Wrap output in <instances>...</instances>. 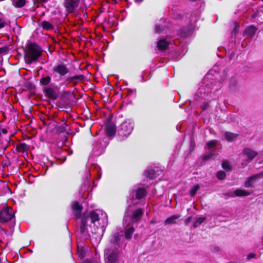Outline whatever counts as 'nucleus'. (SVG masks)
Masks as SVG:
<instances>
[{
    "mask_svg": "<svg viewBox=\"0 0 263 263\" xmlns=\"http://www.w3.org/2000/svg\"><path fill=\"white\" fill-rule=\"evenodd\" d=\"M42 54V49L35 43L28 45L25 53V60L27 64L36 61Z\"/></svg>",
    "mask_w": 263,
    "mask_h": 263,
    "instance_id": "obj_1",
    "label": "nucleus"
},
{
    "mask_svg": "<svg viewBox=\"0 0 263 263\" xmlns=\"http://www.w3.org/2000/svg\"><path fill=\"white\" fill-rule=\"evenodd\" d=\"M145 73H146L145 72H144L143 73L142 75V81H146V80H147L148 79H149V78H144V74Z\"/></svg>",
    "mask_w": 263,
    "mask_h": 263,
    "instance_id": "obj_35",
    "label": "nucleus"
},
{
    "mask_svg": "<svg viewBox=\"0 0 263 263\" xmlns=\"http://www.w3.org/2000/svg\"><path fill=\"white\" fill-rule=\"evenodd\" d=\"M208 103H205L204 104H203L202 106V109L204 110H205L207 107H208Z\"/></svg>",
    "mask_w": 263,
    "mask_h": 263,
    "instance_id": "obj_38",
    "label": "nucleus"
},
{
    "mask_svg": "<svg viewBox=\"0 0 263 263\" xmlns=\"http://www.w3.org/2000/svg\"><path fill=\"white\" fill-rule=\"evenodd\" d=\"M257 28L253 26H250L247 27L245 30L244 34L248 37H252L255 33Z\"/></svg>",
    "mask_w": 263,
    "mask_h": 263,
    "instance_id": "obj_14",
    "label": "nucleus"
},
{
    "mask_svg": "<svg viewBox=\"0 0 263 263\" xmlns=\"http://www.w3.org/2000/svg\"><path fill=\"white\" fill-rule=\"evenodd\" d=\"M80 0H65L64 6L69 13L72 12L79 3Z\"/></svg>",
    "mask_w": 263,
    "mask_h": 263,
    "instance_id": "obj_8",
    "label": "nucleus"
},
{
    "mask_svg": "<svg viewBox=\"0 0 263 263\" xmlns=\"http://www.w3.org/2000/svg\"><path fill=\"white\" fill-rule=\"evenodd\" d=\"M3 51V50L2 49H0V53H1Z\"/></svg>",
    "mask_w": 263,
    "mask_h": 263,
    "instance_id": "obj_43",
    "label": "nucleus"
},
{
    "mask_svg": "<svg viewBox=\"0 0 263 263\" xmlns=\"http://www.w3.org/2000/svg\"><path fill=\"white\" fill-rule=\"evenodd\" d=\"M26 145L25 144H22L20 145L18 147L20 150H25L26 149Z\"/></svg>",
    "mask_w": 263,
    "mask_h": 263,
    "instance_id": "obj_33",
    "label": "nucleus"
},
{
    "mask_svg": "<svg viewBox=\"0 0 263 263\" xmlns=\"http://www.w3.org/2000/svg\"><path fill=\"white\" fill-rule=\"evenodd\" d=\"M47 0H34V3H42L46 2Z\"/></svg>",
    "mask_w": 263,
    "mask_h": 263,
    "instance_id": "obj_36",
    "label": "nucleus"
},
{
    "mask_svg": "<svg viewBox=\"0 0 263 263\" xmlns=\"http://www.w3.org/2000/svg\"><path fill=\"white\" fill-rule=\"evenodd\" d=\"M146 195V191L143 188H139L136 192V198L138 199L143 198Z\"/></svg>",
    "mask_w": 263,
    "mask_h": 263,
    "instance_id": "obj_21",
    "label": "nucleus"
},
{
    "mask_svg": "<svg viewBox=\"0 0 263 263\" xmlns=\"http://www.w3.org/2000/svg\"><path fill=\"white\" fill-rule=\"evenodd\" d=\"M160 26H156V28H155L156 31L157 32H159L160 31Z\"/></svg>",
    "mask_w": 263,
    "mask_h": 263,
    "instance_id": "obj_39",
    "label": "nucleus"
},
{
    "mask_svg": "<svg viewBox=\"0 0 263 263\" xmlns=\"http://www.w3.org/2000/svg\"><path fill=\"white\" fill-rule=\"evenodd\" d=\"M205 219V217H202L197 218L193 224V227L194 228L197 227L204 221Z\"/></svg>",
    "mask_w": 263,
    "mask_h": 263,
    "instance_id": "obj_26",
    "label": "nucleus"
},
{
    "mask_svg": "<svg viewBox=\"0 0 263 263\" xmlns=\"http://www.w3.org/2000/svg\"><path fill=\"white\" fill-rule=\"evenodd\" d=\"M72 209L74 212L76 218H78L81 216L82 207L79 205L78 202H74L72 204Z\"/></svg>",
    "mask_w": 263,
    "mask_h": 263,
    "instance_id": "obj_15",
    "label": "nucleus"
},
{
    "mask_svg": "<svg viewBox=\"0 0 263 263\" xmlns=\"http://www.w3.org/2000/svg\"><path fill=\"white\" fill-rule=\"evenodd\" d=\"M134 232V229L133 227H130L127 229L125 233V238L126 239H130L132 235Z\"/></svg>",
    "mask_w": 263,
    "mask_h": 263,
    "instance_id": "obj_24",
    "label": "nucleus"
},
{
    "mask_svg": "<svg viewBox=\"0 0 263 263\" xmlns=\"http://www.w3.org/2000/svg\"><path fill=\"white\" fill-rule=\"evenodd\" d=\"M145 175L147 177L153 179L155 177V171L152 169H148L145 171Z\"/></svg>",
    "mask_w": 263,
    "mask_h": 263,
    "instance_id": "obj_25",
    "label": "nucleus"
},
{
    "mask_svg": "<svg viewBox=\"0 0 263 263\" xmlns=\"http://www.w3.org/2000/svg\"><path fill=\"white\" fill-rule=\"evenodd\" d=\"M168 42L164 39L159 40L157 43V47L159 50H163L167 48Z\"/></svg>",
    "mask_w": 263,
    "mask_h": 263,
    "instance_id": "obj_19",
    "label": "nucleus"
},
{
    "mask_svg": "<svg viewBox=\"0 0 263 263\" xmlns=\"http://www.w3.org/2000/svg\"><path fill=\"white\" fill-rule=\"evenodd\" d=\"M83 78V76L82 75H79V76H76L73 77H70L69 78V81H73L74 80H82Z\"/></svg>",
    "mask_w": 263,
    "mask_h": 263,
    "instance_id": "obj_30",
    "label": "nucleus"
},
{
    "mask_svg": "<svg viewBox=\"0 0 263 263\" xmlns=\"http://www.w3.org/2000/svg\"><path fill=\"white\" fill-rule=\"evenodd\" d=\"M2 132L3 134H6L7 133V130L6 129H2Z\"/></svg>",
    "mask_w": 263,
    "mask_h": 263,
    "instance_id": "obj_40",
    "label": "nucleus"
},
{
    "mask_svg": "<svg viewBox=\"0 0 263 263\" xmlns=\"http://www.w3.org/2000/svg\"><path fill=\"white\" fill-rule=\"evenodd\" d=\"M217 143V141L215 140H211L209 141L206 144L207 148L209 151V154L207 155H205L203 157V159L204 160H208L209 159L212 158L215 155V152L216 151V144Z\"/></svg>",
    "mask_w": 263,
    "mask_h": 263,
    "instance_id": "obj_6",
    "label": "nucleus"
},
{
    "mask_svg": "<svg viewBox=\"0 0 263 263\" xmlns=\"http://www.w3.org/2000/svg\"><path fill=\"white\" fill-rule=\"evenodd\" d=\"M106 134L108 136H113L115 134L116 127L112 124H109L106 127Z\"/></svg>",
    "mask_w": 263,
    "mask_h": 263,
    "instance_id": "obj_16",
    "label": "nucleus"
},
{
    "mask_svg": "<svg viewBox=\"0 0 263 263\" xmlns=\"http://www.w3.org/2000/svg\"><path fill=\"white\" fill-rule=\"evenodd\" d=\"M143 214V211L141 209H138L134 211L132 215L131 219L133 222L139 221Z\"/></svg>",
    "mask_w": 263,
    "mask_h": 263,
    "instance_id": "obj_11",
    "label": "nucleus"
},
{
    "mask_svg": "<svg viewBox=\"0 0 263 263\" xmlns=\"http://www.w3.org/2000/svg\"><path fill=\"white\" fill-rule=\"evenodd\" d=\"M52 70L54 72L58 73L61 77L65 76L69 72V69L64 64L61 63L54 66Z\"/></svg>",
    "mask_w": 263,
    "mask_h": 263,
    "instance_id": "obj_7",
    "label": "nucleus"
},
{
    "mask_svg": "<svg viewBox=\"0 0 263 263\" xmlns=\"http://www.w3.org/2000/svg\"><path fill=\"white\" fill-rule=\"evenodd\" d=\"M191 217H188L185 221V223L186 224H188V223L191 221Z\"/></svg>",
    "mask_w": 263,
    "mask_h": 263,
    "instance_id": "obj_37",
    "label": "nucleus"
},
{
    "mask_svg": "<svg viewBox=\"0 0 263 263\" xmlns=\"http://www.w3.org/2000/svg\"><path fill=\"white\" fill-rule=\"evenodd\" d=\"M77 254L80 258H83L85 256V253L83 249H79Z\"/></svg>",
    "mask_w": 263,
    "mask_h": 263,
    "instance_id": "obj_29",
    "label": "nucleus"
},
{
    "mask_svg": "<svg viewBox=\"0 0 263 263\" xmlns=\"http://www.w3.org/2000/svg\"><path fill=\"white\" fill-rule=\"evenodd\" d=\"M250 194V192L246 190L237 189L232 193L231 196L232 197L237 196H247Z\"/></svg>",
    "mask_w": 263,
    "mask_h": 263,
    "instance_id": "obj_12",
    "label": "nucleus"
},
{
    "mask_svg": "<svg viewBox=\"0 0 263 263\" xmlns=\"http://www.w3.org/2000/svg\"><path fill=\"white\" fill-rule=\"evenodd\" d=\"M83 263H92V262L89 260H85Z\"/></svg>",
    "mask_w": 263,
    "mask_h": 263,
    "instance_id": "obj_41",
    "label": "nucleus"
},
{
    "mask_svg": "<svg viewBox=\"0 0 263 263\" xmlns=\"http://www.w3.org/2000/svg\"><path fill=\"white\" fill-rule=\"evenodd\" d=\"M180 217V216L178 215H174L172 216L167 218L164 221V224L167 225V224H175L176 220L178 219Z\"/></svg>",
    "mask_w": 263,
    "mask_h": 263,
    "instance_id": "obj_17",
    "label": "nucleus"
},
{
    "mask_svg": "<svg viewBox=\"0 0 263 263\" xmlns=\"http://www.w3.org/2000/svg\"><path fill=\"white\" fill-rule=\"evenodd\" d=\"M13 4L16 7H22L26 4V0H13Z\"/></svg>",
    "mask_w": 263,
    "mask_h": 263,
    "instance_id": "obj_22",
    "label": "nucleus"
},
{
    "mask_svg": "<svg viewBox=\"0 0 263 263\" xmlns=\"http://www.w3.org/2000/svg\"><path fill=\"white\" fill-rule=\"evenodd\" d=\"M199 187L200 186L198 184H196L193 186L190 190V195L192 196H194L196 194L197 191L199 189Z\"/></svg>",
    "mask_w": 263,
    "mask_h": 263,
    "instance_id": "obj_27",
    "label": "nucleus"
},
{
    "mask_svg": "<svg viewBox=\"0 0 263 263\" xmlns=\"http://www.w3.org/2000/svg\"><path fill=\"white\" fill-rule=\"evenodd\" d=\"M262 176L263 172H261L248 177L245 183V186L246 187H251L253 183L258 179L260 178Z\"/></svg>",
    "mask_w": 263,
    "mask_h": 263,
    "instance_id": "obj_9",
    "label": "nucleus"
},
{
    "mask_svg": "<svg viewBox=\"0 0 263 263\" xmlns=\"http://www.w3.org/2000/svg\"><path fill=\"white\" fill-rule=\"evenodd\" d=\"M40 26L44 30H51L54 27L52 24L48 21H43L40 23Z\"/></svg>",
    "mask_w": 263,
    "mask_h": 263,
    "instance_id": "obj_18",
    "label": "nucleus"
},
{
    "mask_svg": "<svg viewBox=\"0 0 263 263\" xmlns=\"http://www.w3.org/2000/svg\"><path fill=\"white\" fill-rule=\"evenodd\" d=\"M14 217V211L10 206H5L0 211V221L6 222L12 219Z\"/></svg>",
    "mask_w": 263,
    "mask_h": 263,
    "instance_id": "obj_5",
    "label": "nucleus"
},
{
    "mask_svg": "<svg viewBox=\"0 0 263 263\" xmlns=\"http://www.w3.org/2000/svg\"><path fill=\"white\" fill-rule=\"evenodd\" d=\"M217 177L220 180L224 179L226 177V173L222 171H218L217 173Z\"/></svg>",
    "mask_w": 263,
    "mask_h": 263,
    "instance_id": "obj_28",
    "label": "nucleus"
},
{
    "mask_svg": "<svg viewBox=\"0 0 263 263\" xmlns=\"http://www.w3.org/2000/svg\"><path fill=\"white\" fill-rule=\"evenodd\" d=\"M222 166L224 170H230V166L228 161H224L222 163Z\"/></svg>",
    "mask_w": 263,
    "mask_h": 263,
    "instance_id": "obj_31",
    "label": "nucleus"
},
{
    "mask_svg": "<svg viewBox=\"0 0 263 263\" xmlns=\"http://www.w3.org/2000/svg\"><path fill=\"white\" fill-rule=\"evenodd\" d=\"M224 136L227 141L231 142L236 139L238 136V135L230 132H226Z\"/></svg>",
    "mask_w": 263,
    "mask_h": 263,
    "instance_id": "obj_20",
    "label": "nucleus"
},
{
    "mask_svg": "<svg viewBox=\"0 0 263 263\" xmlns=\"http://www.w3.org/2000/svg\"><path fill=\"white\" fill-rule=\"evenodd\" d=\"M255 257V254L252 253H250V254L248 255V256H247V258H248V259H251V258H254Z\"/></svg>",
    "mask_w": 263,
    "mask_h": 263,
    "instance_id": "obj_32",
    "label": "nucleus"
},
{
    "mask_svg": "<svg viewBox=\"0 0 263 263\" xmlns=\"http://www.w3.org/2000/svg\"><path fill=\"white\" fill-rule=\"evenodd\" d=\"M262 241L263 242V236H262Z\"/></svg>",
    "mask_w": 263,
    "mask_h": 263,
    "instance_id": "obj_44",
    "label": "nucleus"
},
{
    "mask_svg": "<svg viewBox=\"0 0 263 263\" xmlns=\"http://www.w3.org/2000/svg\"><path fill=\"white\" fill-rule=\"evenodd\" d=\"M108 263H116L118 261V253L117 252L107 253Z\"/></svg>",
    "mask_w": 263,
    "mask_h": 263,
    "instance_id": "obj_13",
    "label": "nucleus"
},
{
    "mask_svg": "<svg viewBox=\"0 0 263 263\" xmlns=\"http://www.w3.org/2000/svg\"><path fill=\"white\" fill-rule=\"evenodd\" d=\"M43 91L47 98L52 100H55L57 98L58 95L56 91L50 86L45 87Z\"/></svg>",
    "mask_w": 263,
    "mask_h": 263,
    "instance_id": "obj_10",
    "label": "nucleus"
},
{
    "mask_svg": "<svg viewBox=\"0 0 263 263\" xmlns=\"http://www.w3.org/2000/svg\"><path fill=\"white\" fill-rule=\"evenodd\" d=\"M90 218L91 221V223H94L99 220V215L95 211H91L90 212L89 216H86L84 214L82 217L81 223L80 225V230L81 233H84L87 227V219Z\"/></svg>",
    "mask_w": 263,
    "mask_h": 263,
    "instance_id": "obj_3",
    "label": "nucleus"
},
{
    "mask_svg": "<svg viewBox=\"0 0 263 263\" xmlns=\"http://www.w3.org/2000/svg\"><path fill=\"white\" fill-rule=\"evenodd\" d=\"M135 1L137 2V3H141L143 1V0H135Z\"/></svg>",
    "mask_w": 263,
    "mask_h": 263,
    "instance_id": "obj_42",
    "label": "nucleus"
},
{
    "mask_svg": "<svg viewBox=\"0 0 263 263\" xmlns=\"http://www.w3.org/2000/svg\"><path fill=\"white\" fill-rule=\"evenodd\" d=\"M5 25V22L0 18V28L4 27Z\"/></svg>",
    "mask_w": 263,
    "mask_h": 263,
    "instance_id": "obj_34",
    "label": "nucleus"
},
{
    "mask_svg": "<svg viewBox=\"0 0 263 263\" xmlns=\"http://www.w3.org/2000/svg\"><path fill=\"white\" fill-rule=\"evenodd\" d=\"M51 80V77L49 76L42 77L40 80V83L43 85H47L50 83Z\"/></svg>",
    "mask_w": 263,
    "mask_h": 263,
    "instance_id": "obj_23",
    "label": "nucleus"
},
{
    "mask_svg": "<svg viewBox=\"0 0 263 263\" xmlns=\"http://www.w3.org/2000/svg\"><path fill=\"white\" fill-rule=\"evenodd\" d=\"M133 129V124L129 121H125L120 125L118 133L119 135L124 138L128 136Z\"/></svg>",
    "mask_w": 263,
    "mask_h": 263,
    "instance_id": "obj_4",
    "label": "nucleus"
},
{
    "mask_svg": "<svg viewBox=\"0 0 263 263\" xmlns=\"http://www.w3.org/2000/svg\"><path fill=\"white\" fill-rule=\"evenodd\" d=\"M257 155V153L250 148H245L242 152L241 157H247V159L242 160L241 165L242 166H247L250 162Z\"/></svg>",
    "mask_w": 263,
    "mask_h": 263,
    "instance_id": "obj_2",
    "label": "nucleus"
}]
</instances>
